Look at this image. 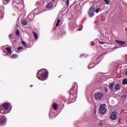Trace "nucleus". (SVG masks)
Segmentation results:
<instances>
[{
	"label": "nucleus",
	"instance_id": "41",
	"mask_svg": "<svg viewBox=\"0 0 127 127\" xmlns=\"http://www.w3.org/2000/svg\"><path fill=\"white\" fill-rule=\"evenodd\" d=\"M95 113H96V110H95Z\"/></svg>",
	"mask_w": 127,
	"mask_h": 127
},
{
	"label": "nucleus",
	"instance_id": "17",
	"mask_svg": "<svg viewBox=\"0 0 127 127\" xmlns=\"http://www.w3.org/2000/svg\"><path fill=\"white\" fill-rule=\"evenodd\" d=\"M52 6H53V3L52 2H50L48 4L47 7V8H52Z\"/></svg>",
	"mask_w": 127,
	"mask_h": 127
},
{
	"label": "nucleus",
	"instance_id": "30",
	"mask_svg": "<svg viewBox=\"0 0 127 127\" xmlns=\"http://www.w3.org/2000/svg\"><path fill=\"white\" fill-rule=\"evenodd\" d=\"M15 34L16 35L19 36V31L18 30H16Z\"/></svg>",
	"mask_w": 127,
	"mask_h": 127
},
{
	"label": "nucleus",
	"instance_id": "11",
	"mask_svg": "<svg viewBox=\"0 0 127 127\" xmlns=\"http://www.w3.org/2000/svg\"><path fill=\"white\" fill-rule=\"evenodd\" d=\"M29 20H33L34 19V13L31 12L28 15Z\"/></svg>",
	"mask_w": 127,
	"mask_h": 127
},
{
	"label": "nucleus",
	"instance_id": "33",
	"mask_svg": "<svg viewBox=\"0 0 127 127\" xmlns=\"http://www.w3.org/2000/svg\"><path fill=\"white\" fill-rule=\"evenodd\" d=\"M66 3L67 5H69V0H66Z\"/></svg>",
	"mask_w": 127,
	"mask_h": 127
},
{
	"label": "nucleus",
	"instance_id": "40",
	"mask_svg": "<svg viewBox=\"0 0 127 127\" xmlns=\"http://www.w3.org/2000/svg\"><path fill=\"white\" fill-rule=\"evenodd\" d=\"M33 85H30V87H33Z\"/></svg>",
	"mask_w": 127,
	"mask_h": 127
},
{
	"label": "nucleus",
	"instance_id": "9",
	"mask_svg": "<svg viewBox=\"0 0 127 127\" xmlns=\"http://www.w3.org/2000/svg\"><path fill=\"white\" fill-rule=\"evenodd\" d=\"M117 114L118 113H117L116 111L112 112L110 116L111 120H112L113 121L117 120V119H118V116H117Z\"/></svg>",
	"mask_w": 127,
	"mask_h": 127
},
{
	"label": "nucleus",
	"instance_id": "38",
	"mask_svg": "<svg viewBox=\"0 0 127 127\" xmlns=\"http://www.w3.org/2000/svg\"><path fill=\"white\" fill-rule=\"evenodd\" d=\"M9 37H11V35H9Z\"/></svg>",
	"mask_w": 127,
	"mask_h": 127
},
{
	"label": "nucleus",
	"instance_id": "1",
	"mask_svg": "<svg viewBox=\"0 0 127 127\" xmlns=\"http://www.w3.org/2000/svg\"><path fill=\"white\" fill-rule=\"evenodd\" d=\"M37 77L39 80L45 81L48 78V71L45 69H42L37 72Z\"/></svg>",
	"mask_w": 127,
	"mask_h": 127
},
{
	"label": "nucleus",
	"instance_id": "23",
	"mask_svg": "<svg viewBox=\"0 0 127 127\" xmlns=\"http://www.w3.org/2000/svg\"><path fill=\"white\" fill-rule=\"evenodd\" d=\"M53 109H54L55 111H57V110L58 109L57 107V104L56 103L53 105Z\"/></svg>",
	"mask_w": 127,
	"mask_h": 127
},
{
	"label": "nucleus",
	"instance_id": "20",
	"mask_svg": "<svg viewBox=\"0 0 127 127\" xmlns=\"http://www.w3.org/2000/svg\"><path fill=\"white\" fill-rule=\"evenodd\" d=\"M22 44H23V46H24V47L25 48H28V46H27V44H26V42H25V41H22Z\"/></svg>",
	"mask_w": 127,
	"mask_h": 127
},
{
	"label": "nucleus",
	"instance_id": "14",
	"mask_svg": "<svg viewBox=\"0 0 127 127\" xmlns=\"http://www.w3.org/2000/svg\"><path fill=\"white\" fill-rule=\"evenodd\" d=\"M114 88L116 91H119V90H121V87H120V84L119 83L116 84L115 85Z\"/></svg>",
	"mask_w": 127,
	"mask_h": 127
},
{
	"label": "nucleus",
	"instance_id": "4",
	"mask_svg": "<svg viewBox=\"0 0 127 127\" xmlns=\"http://www.w3.org/2000/svg\"><path fill=\"white\" fill-rule=\"evenodd\" d=\"M78 93V85L74 84L73 87L70 89V94L73 95V94H77Z\"/></svg>",
	"mask_w": 127,
	"mask_h": 127
},
{
	"label": "nucleus",
	"instance_id": "36",
	"mask_svg": "<svg viewBox=\"0 0 127 127\" xmlns=\"http://www.w3.org/2000/svg\"><path fill=\"white\" fill-rule=\"evenodd\" d=\"M99 43H100V44H105V42H99Z\"/></svg>",
	"mask_w": 127,
	"mask_h": 127
},
{
	"label": "nucleus",
	"instance_id": "15",
	"mask_svg": "<svg viewBox=\"0 0 127 127\" xmlns=\"http://www.w3.org/2000/svg\"><path fill=\"white\" fill-rule=\"evenodd\" d=\"M17 57H18V55L13 54L10 57V58H11L12 59H15V58H17Z\"/></svg>",
	"mask_w": 127,
	"mask_h": 127
},
{
	"label": "nucleus",
	"instance_id": "32",
	"mask_svg": "<svg viewBox=\"0 0 127 127\" xmlns=\"http://www.w3.org/2000/svg\"><path fill=\"white\" fill-rule=\"evenodd\" d=\"M23 47H19L18 48V50L19 51V50H23Z\"/></svg>",
	"mask_w": 127,
	"mask_h": 127
},
{
	"label": "nucleus",
	"instance_id": "7",
	"mask_svg": "<svg viewBox=\"0 0 127 127\" xmlns=\"http://www.w3.org/2000/svg\"><path fill=\"white\" fill-rule=\"evenodd\" d=\"M106 104L101 105L100 106V113L102 115H104L107 112V108H106Z\"/></svg>",
	"mask_w": 127,
	"mask_h": 127
},
{
	"label": "nucleus",
	"instance_id": "29",
	"mask_svg": "<svg viewBox=\"0 0 127 127\" xmlns=\"http://www.w3.org/2000/svg\"><path fill=\"white\" fill-rule=\"evenodd\" d=\"M104 2L106 4H109V3H110V1L109 0H104Z\"/></svg>",
	"mask_w": 127,
	"mask_h": 127
},
{
	"label": "nucleus",
	"instance_id": "3",
	"mask_svg": "<svg viewBox=\"0 0 127 127\" xmlns=\"http://www.w3.org/2000/svg\"><path fill=\"white\" fill-rule=\"evenodd\" d=\"M14 2L13 3V6L16 7L17 8H21V7H23V0H14Z\"/></svg>",
	"mask_w": 127,
	"mask_h": 127
},
{
	"label": "nucleus",
	"instance_id": "12",
	"mask_svg": "<svg viewBox=\"0 0 127 127\" xmlns=\"http://www.w3.org/2000/svg\"><path fill=\"white\" fill-rule=\"evenodd\" d=\"M116 42L117 43V44H119V45L123 46L124 45V44H126V42L123 41L116 40Z\"/></svg>",
	"mask_w": 127,
	"mask_h": 127
},
{
	"label": "nucleus",
	"instance_id": "39",
	"mask_svg": "<svg viewBox=\"0 0 127 127\" xmlns=\"http://www.w3.org/2000/svg\"><path fill=\"white\" fill-rule=\"evenodd\" d=\"M104 86H105V87H107V86H108V85L106 84V85H104Z\"/></svg>",
	"mask_w": 127,
	"mask_h": 127
},
{
	"label": "nucleus",
	"instance_id": "16",
	"mask_svg": "<svg viewBox=\"0 0 127 127\" xmlns=\"http://www.w3.org/2000/svg\"><path fill=\"white\" fill-rule=\"evenodd\" d=\"M28 23V22H27V21H26L25 19H24L21 21V24L22 25H27Z\"/></svg>",
	"mask_w": 127,
	"mask_h": 127
},
{
	"label": "nucleus",
	"instance_id": "35",
	"mask_svg": "<svg viewBox=\"0 0 127 127\" xmlns=\"http://www.w3.org/2000/svg\"><path fill=\"white\" fill-rule=\"evenodd\" d=\"M85 56V54H82L80 55V57H82V56Z\"/></svg>",
	"mask_w": 127,
	"mask_h": 127
},
{
	"label": "nucleus",
	"instance_id": "34",
	"mask_svg": "<svg viewBox=\"0 0 127 127\" xmlns=\"http://www.w3.org/2000/svg\"><path fill=\"white\" fill-rule=\"evenodd\" d=\"M91 45H92V46H94V45H95V42H91Z\"/></svg>",
	"mask_w": 127,
	"mask_h": 127
},
{
	"label": "nucleus",
	"instance_id": "5",
	"mask_svg": "<svg viewBox=\"0 0 127 127\" xmlns=\"http://www.w3.org/2000/svg\"><path fill=\"white\" fill-rule=\"evenodd\" d=\"M95 11V6L92 5L89 9L88 14L89 15V17H93V16L95 15V14L94 13Z\"/></svg>",
	"mask_w": 127,
	"mask_h": 127
},
{
	"label": "nucleus",
	"instance_id": "2",
	"mask_svg": "<svg viewBox=\"0 0 127 127\" xmlns=\"http://www.w3.org/2000/svg\"><path fill=\"white\" fill-rule=\"evenodd\" d=\"M9 107V105L7 102H6L3 105H1L0 106V114H4L5 115H6V114H8V113L10 112V111H11V108L9 110H8V108Z\"/></svg>",
	"mask_w": 127,
	"mask_h": 127
},
{
	"label": "nucleus",
	"instance_id": "19",
	"mask_svg": "<svg viewBox=\"0 0 127 127\" xmlns=\"http://www.w3.org/2000/svg\"><path fill=\"white\" fill-rule=\"evenodd\" d=\"M96 66V65H95L94 64H90L88 66V69H91V68H94V67H95Z\"/></svg>",
	"mask_w": 127,
	"mask_h": 127
},
{
	"label": "nucleus",
	"instance_id": "10",
	"mask_svg": "<svg viewBox=\"0 0 127 127\" xmlns=\"http://www.w3.org/2000/svg\"><path fill=\"white\" fill-rule=\"evenodd\" d=\"M3 9H4V6H0V20L3 18V12L2 11Z\"/></svg>",
	"mask_w": 127,
	"mask_h": 127
},
{
	"label": "nucleus",
	"instance_id": "26",
	"mask_svg": "<svg viewBox=\"0 0 127 127\" xmlns=\"http://www.w3.org/2000/svg\"><path fill=\"white\" fill-rule=\"evenodd\" d=\"M60 22H61V20L59 19L57 21L56 24V26H59V24L60 23Z\"/></svg>",
	"mask_w": 127,
	"mask_h": 127
},
{
	"label": "nucleus",
	"instance_id": "31",
	"mask_svg": "<svg viewBox=\"0 0 127 127\" xmlns=\"http://www.w3.org/2000/svg\"><path fill=\"white\" fill-rule=\"evenodd\" d=\"M98 126H99V127H102V126H103V122H99V123L98 124Z\"/></svg>",
	"mask_w": 127,
	"mask_h": 127
},
{
	"label": "nucleus",
	"instance_id": "24",
	"mask_svg": "<svg viewBox=\"0 0 127 127\" xmlns=\"http://www.w3.org/2000/svg\"><path fill=\"white\" fill-rule=\"evenodd\" d=\"M123 85H127V79L125 78L122 81Z\"/></svg>",
	"mask_w": 127,
	"mask_h": 127
},
{
	"label": "nucleus",
	"instance_id": "25",
	"mask_svg": "<svg viewBox=\"0 0 127 127\" xmlns=\"http://www.w3.org/2000/svg\"><path fill=\"white\" fill-rule=\"evenodd\" d=\"M9 0H3V4H7L8 3H9Z\"/></svg>",
	"mask_w": 127,
	"mask_h": 127
},
{
	"label": "nucleus",
	"instance_id": "8",
	"mask_svg": "<svg viewBox=\"0 0 127 127\" xmlns=\"http://www.w3.org/2000/svg\"><path fill=\"white\" fill-rule=\"evenodd\" d=\"M6 118L4 115H0V125L6 124Z\"/></svg>",
	"mask_w": 127,
	"mask_h": 127
},
{
	"label": "nucleus",
	"instance_id": "22",
	"mask_svg": "<svg viewBox=\"0 0 127 127\" xmlns=\"http://www.w3.org/2000/svg\"><path fill=\"white\" fill-rule=\"evenodd\" d=\"M33 34L35 39H38V35H37V33L36 32H33Z\"/></svg>",
	"mask_w": 127,
	"mask_h": 127
},
{
	"label": "nucleus",
	"instance_id": "42",
	"mask_svg": "<svg viewBox=\"0 0 127 127\" xmlns=\"http://www.w3.org/2000/svg\"><path fill=\"white\" fill-rule=\"evenodd\" d=\"M126 57L127 58V55H126Z\"/></svg>",
	"mask_w": 127,
	"mask_h": 127
},
{
	"label": "nucleus",
	"instance_id": "6",
	"mask_svg": "<svg viewBox=\"0 0 127 127\" xmlns=\"http://www.w3.org/2000/svg\"><path fill=\"white\" fill-rule=\"evenodd\" d=\"M94 97L97 100V101H101L102 100V98L104 97V94L102 93H96L94 94Z\"/></svg>",
	"mask_w": 127,
	"mask_h": 127
},
{
	"label": "nucleus",
	"instance_id": "27",
	"mask_svg": "<svg viewBox=\"0 0 127 127\" xmlns=\"http://www.w3.org/2000/svg\"><path fill=\"white\" fill-rule=\"evenodd\" d=\"M100 10H101L100 8H98L97 9H96L95 10L96 13H98V12H100Z\"/></svg>",
	"mask_w": 127,
	"mask_h": 127
},
{
	"label": "nucleus",
	"instance_id": "28",
	"mask_svg": "<svg viewBox=\"0 0 127 127\" xmlns=\"http://www.w3.org/2000/svg\"><path fill=\"white\" fill-rule=\"evenodd\" d=\"M104 91L105 93H108V92H109V90L108 89V88H107L106 87H104Z\"/></svg>",
	"mask_w": 127,
	"mask_h": 127
},
{
	"label": "nucleus",
	"instance_id": "13",
	"mask_svg": "<svg viewBox=\"0 0 127 127\" xmlns=\"http://www.w3.org/2000/svg\"><path fill=\"white\" fill-rule=\"evenodd\" d=\"M114 86H115V83H114V82H112L109 84V88L110 91H113V89H114Z\"/></svg>",
	"mask_w": 127,
	"mask_h": 127
},
{
	"label": "nucleus",
	"instance_id": "18",
	"mask_svg": "<svg viewBox=\"0 0 127 127\" xmlns=\"http://www.w3.org/2000/svg\"><path fill=\"white\" fill-rule=\"evenodd\" d=\"M49 117L51 119H52V118H55V116H54V113L52 112V111H51V112L49 114Z\"/></svg>",
	"mask_w": 127,
	"mask_h": 127
},
{
	"label": "nucleus",
	"instance_id": "21",
	"mask_svg": "<svg viewBox=\"0 0 127 127\" xmlns=\"http://www.w3.org/2000/svg\"><path fill=\"white\" fill-rule=\"evenodd\" d=\"M6 50L7 51V52L9 54H11L12 53V52H11V47H7L6 48Z\"/></svg>",
	"mask_w": 127,
	"mask_h": 127
},
{
	"label": "nucleus",
	"instance_id": "37",
	"mask_svg": "<svg viewBox=\"0 0 127 127\" xmlns=\"http://www.w3.org/2000/svg\"><path fill=\"white\" fill-rule=\"evenodd\" d=\"M78 31H81V30H82V28H79V29H78Z\"/></svg>",
	"mask_w": 127,
	"mask_h": 127
}]
</instances>
